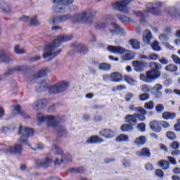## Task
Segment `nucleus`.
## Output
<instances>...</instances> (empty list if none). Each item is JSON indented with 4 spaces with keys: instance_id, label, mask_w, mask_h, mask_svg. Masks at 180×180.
Here are the masks:
<instances>
[{
    "instance_id": "e433bc0d",
    "label": "nucleus",
    "mask_w": 180,
    "mask_h": 180,
    "mask_svg": "<svg viewBox=\"0 0 180 180\" xmlns=\"http://www.w3.org/2000/svg\"><path fill=\"white\" fill-rule=\"evenodd\" d=\"M158 165L161 167L162 169L167 171L169 168V162L165 160H162L158 162Z\"/></svg>"
},
{
    "instance_id": "f3484780",
    "label": "nucleus",
    "mask_w": 180,
    "mask_h": 180,
    "mask_svg": "<svg viewBox=\"0 0 180 180\" xmlns=\"http://www.w3.org/2000/svg\"><path fill=\"white\" fill-rule=\"evenodd\" d=\"M150 128L152 131L155 133H161L162 131V127H161V122L160 121L158 120H153L149 124Z\"/></svg>"
},
{
    "instance_id": "20e7f679",
    "label": "nucleus",
    "mask_w": 180,
    "mask_h": 180,
    "mask_svg": "<svg viewBox=\"0 0 180 180\" xmlns=\"http://www.w3.org/2000/svg\"><path fill=\"white\" fill-rule=\"evenodd\" d=\"M37 119L39 120V123H43V122L48 123L49 127L56 129L59 134H64V133H65V128L61 124V118L58 117L37 114Z\"/></svg>"
},
{
    "instance_id": "2eb2a0df",
    "label": "nucleus",
    "mask_w": 180,
    "mask_h": 180,
    "mask_svg": "<svg viewBox=\"0 0 180 180\" xmlns=\"http://www.w3.org/2000/svg\"><path fill=\"white\" fill-rule=\"evenodd\" d=\"M148 65V63L143 60H134L132 62V66L136 72H143L144 68H146Z\"/></svg>"
},
{
    "instance_id": "9b49d317",
    "label": "nucleus",
    "mask_w": 180,
    "mask_h": 180,
    "mask_svg": "<svg viewBox=\"0 0 180 180\" xmlns=\"http://www.w3.org/2000/svg\"><path fill=\"white\" fill-rule=\"evenodd\" d=\"M70 88V82L60 81L56 84H53L50 88L51 94H60L67 91V89Z\"/></svg>"
},
{
    "instance_id": "c03bdc74",
    "label": "nucleus",
    "mask_w": 180,
    "mask_h": 180,
    "mask_svg": "<svg viewBox=\"0 0 180 180\" xmlns=\"http://www.w3.org/2000/svg\"><path fill=\"white\" fill-rule=\"evenodd\" d=\"M14 52L16 54H25V53H26V51L23 48H21L20 45H16L14 47Z\"/></svg>"
},
{
    "instance_id": "6e6d98bb",
    "label": "nucleus",
    "mask_w": 180,
    "mask_h": 180,
    "mask_svg": "<svg viewBox=\"0 0 180 180\" xmlns=\"http://www.w3.org/2000/svg\"><path fill=\"white\" fill-rule=\"evenodd\" d=\"M141 89L143 91V92L147 94V92H150V91H151L153 89H151V87L147 84H143L141 86Z\"/></svg>"
},
{
    "instance_id": "603ef678",
    "label": "nucleus",
    "mask_w": 180,
    "mask_h": 180,
    "mask_svg": "<svg viewBox=\"0 0 180 180\" xmlns=\"http://www.w3.org/2000/svg\"><path fill=\"white\" fill-rule=\"evenodd\" d=\"M105 22L108 26H110V25L112 26V25H113V16L112 15H108L106 16Z\"/></svg>"
},
{
    "instance_id": "c85d7f7f",
    "label": "nucleus",
    "mask_w": 180,
    "mask_h": 180,
    "mask_svg": "<svg viewBox=\"0 0 180 180\" xmlns=\"http://www.w3.org/2000/svg\"><path fill=\"white\" fill-rule=\"evenodd\" d=\"M129 44L131 46L134 50H139L140 49V41H139L136 39H131L129 40Z\"/></svg>"
},
{
    "instance_id": "7ed1b4c3",
    "label": "nucleus",
    "mask_w": 180,
    "mask_h": 180,
    "mask_svg": "<svg viewBox=\"0 0 180 180\" xmlns=\"http://www.w3.org/2000/svg\"><path fill=\"white\" fill-rule=\"evenodd\" d=\"M150 70L146 71V75L141 74L139 78L141 81L150 84L161 77L162 65L157 62H150L149 63Z\"/></svg>"
},
{
    "instance_id": "13d9d810",
    "label": "nucleus",
    "mask_w": 180,
    "mask_h": 180,
    "mask_svg": "<svg viewBox=\"0 0 180 180\" xmlns=\"http://www.w3.org/2000/svg\"><path fill=\"white\" fill-rule=\"evenodd\" d=\"M106 26H109L106 22H99L97 24H96V27L97 29H103V27H106Z\"/></svg>"
},
{
    "instance_id": "4be33fe9",
    "label": "nucleus",
    "mask_w": 180,
    "mask_h": 180,
    "mask_svg": "<svg viewBox=\"0 0 180 180\" xmlns=\"http://www.w3.org/2000/svg\"><path fill=\"white\" fill-rule=\"evenodd\" d=\"M139 113H134L136 119H138L139 122H144L146 120V115H147V110H146L144 108H142L140 111H139Z\"/></svg>"
},
{
    "instance_id": "f257e3e1",
    "label": "nucleus",
    "mask_w": 180,
    "mask_h": 180,
    "mask_svg": "<svg viewBox=\"0 0 180 180\" xmlns=\"http://www.w3.org/2000/svg\"><path fill=\"white\" fill-rule=\"evenodd\" d=\"M72 39V36L67 34L58 37L53 42L45 46L42 55L43 58H54V57H57L61 53V49L56 51V49L60 47L61 43L70 41Z\"/></svg>"
},
{
    "instance_id": "4d7b16f0",
    "label": "nucleus",
    "mask_w": 180,
    "mask_h": 180,
    "mask_svg": "<svg viewBox=\"0 0 180 180\" xmlns=\"http://www.w3.org/2000/svg\"><path fill=\"white\" fill-rule=\"evenodd\" d=\"M9 131H11V127H2L0 129V133H3V134H7Z\"/></svg>"
},
{
    "instance_id": "79ce46f5",
    "label": "nucleus",
    "mask_w": 180,
    "mask_h": 180,
    "mask_svg": "<svg viewBox=\"0 0 180 180\" xmlns=\"http://www.w3.org/2000/svg\"><path fill=\"white\" fill-rule=\"evenodd\" d=\"M151 48L153 50H154V51H161V47L160 46V43L158 41H154L151 44Z\"/></svg>"
},
{
    "instance_id": "4c0bfd02",
    "label": "nucleus",
    "mask_w": 180,
    "mask_h": 180,
    "mask_svg": "<svg viewBox=\"0 0 180 180\" xmlns=\"http://www.w3.org/2000/svg\"><path fill=\"white\" fill-rule=\"evenodd\" d=\"M115 141L117 143H122V141H129V136L121 134L116 139Z\"/></svg>"
},
{
    "instance_id": "423d86ee",
    "label": "nucleus",
    "mask_w": 180,
    "mask_h": 180,
    "mask_svg": "<svg viewBox=\"0 0 180 180\" xmlns=\"http://www.w3.org/2000/svg\"><path fill=\"white\" fill-rule=\"evenodd\" d=\"M125 122L127 124H124L121 126L120 129L122 131H133L134 126H137V119L134 113L133 115L128 114L125 116Z\"/></svg>"
},
{
    "instance_id": "37998d69",
    "label": "nucleus",
    "mask_w": 180,
    "mask_h": 180,
    "mask_svg": "<svg viewBox=\"0 0 180 180\" xmlns=\"http://www.w3.org/2000/svg\"><path fill=\"white\" fill-rule=\"evenodd\" d=\"M69 171L72 172V174H82L84 172V167H72Z\"/></svg>"
},
{
    "instance_id": "a878e982",
    "label": "nucleus",
    "mask_w": 180,
    "mask_h": 180,
    "mask_svg": "<svg viewBox=\"0 0 180 180\" xmlns=\"http://www.w3.org/2000/svg\"><path fill=\"white\" fill-rule=\"evenodd\" d=\"M87 143L89 144H98L99 143H103V139L98 136H91L87 139Z\"/></svg>"
},
{
    "instance_id": "b1692460",
    "label": "nucleus",
    "mask_w": 180,
    "mask_h": 180,
    "mask_svg": "<svg viewBox=\"0 0 180 180\" xmlns=\"http://www.w3.org/2000/svg\"><path fill=\"white\" fill-rule=\"evenodd\" d=\"M126 53H127V49L120 46H113L114 54H119L120 56H123V54H126Z\"/></svg>"
},
{
    "instance_id": "58836bf2",
    "label": "nucleus",
    "mask_w": 180,
    "mask_h": 180,
    "mask_svg": "<svg viewBox=\"0 0 180 180\" xmlns=\"http://www.w3.org/2000/svg\"><path fill=\"white\" fill-rule=\"evenodd\" d=\"M166 137H167L169 140H171V141H175V140H176V134L172 131H168L166 133Z\"/></svg>"
},
{
    "instance_id": "ddd939ff",
    "label": "nucleus",
    "mask_w": 180,
    "mask_h": 180,
    "mask_svg": "<svg viewBox=\"0 0 180 180\" xmlns=\"http://www.w3.org/2000/svg\"><path fill=\"white\" fill-rule=\"evenodd\" d=\"M23 151V147L20 144L11 146L6 149H0V154H20Z\"/></svg>"
},
{
    "instance_id": "f8f14e48",
    "label": "nucleus",
    "mask_w": 180,
    "mask_h": 180,
    "mask_svg": "<svg viewBox=\"0 0 180 180\" xmlns=\"http://www.w3.org/2000/svg\"><path fill=\"white\" fill-rule=\"evenodd\" d=\"M52 151L58 155V157H62L63 161L65 164L72 162V156L70 153H64V151L58 146L53 145L52 147Z\"/></svg>"
},
{
    "instance_id": "de8ad7c7",
    "label": "nucleus",
    "mask_w": 180,
    "mask_h": 180,
    "mask_svg": "<svg viewBox=\"0 0 180 180\" xmlns=\"http://www.w3.org/2000/svg\"><path fill=\"white\" fill-rule=\"evenodd\" d=\"M30 22L31 26H39V25H40L39 20H37V15H35L32 18H30Z\"/></svg>"
},
{
    "instance_id": "39448f33",
    "label": "nucleus",
    "mask_w": 180,
    "mask_h": 180,
    "mask_svg": "<svg viewBox=\"0 0 180 180\" xmlns=\"http://www.w3.org/2000/svg\"><path fill=\"white\" fill-rule=\"evenodd\" d=\"M67 20H70L73 23H75V22H79V20L78 19V14H75L74 15L65 14L59 16H53L51 18L49 23L50 25H58V23H64V22H67Z\"/></svg>"
},
{
    "instance_id": "a18cd8bd",
    "label": "nucleus",
    "mask_w": 180,
    "mask_h": 180,
    "mask_svg": "<svg viewBox=\"0 0 180 180\" xmlns=\"http://www.w3.org/2000/svg\"><path fill=\"white\" fill-rule=\"evenodd\" d=\"M78 49L79 53H81L82 54H86V53H88L89 51L88 47L85 45L80 44L79 45Z\"/></svg>"
},
{
    "instance_id": "bf43d9fd",
    "label": "nucleus",
    "mask_w": 180,
    "mask_h": 180,
    "mask_svg": "<svg viewBox=\"0 0 180 180\" xmlns=\"http://www.w3.org/2000/svg\"><path fill=\"white\" fill-rule=\"evenodd\" d=\"M134 97V94L133 93H128L125 96V101L126 102H130L131 99Z\"/></svg>"
},
{
    "instance_id": "393cba45",
    "label": "nucleus",
    "mask_w": 180,
    "mask_h": 180,
    "mask_svg": "<svg viewBox=\"0 0 180 180\" xmlns=\"http://www.w3.org/2000/svg\"><path fill=\"white\" fill-rule=\"evenodd\" d=\"M134 57H136L134 53L127 50V53L122 56V60H124V61H131V60H134Z\"/></svg>"
},
{
    "instance_id": "c756f323",
    "label": "nucleus",
    "mask_w": 180,
    "mask_h": 180,
    "mask_svg": "<svg viewBox=\"0 0 180 180\" xmlns=\"http://www.w3.org/2000/svg\"><path fill=\"white\" fill-rule=\"evenodd\" d=\"M147 143V138L144 136H141L136 138L134 141V144L136 146H144Z\"/></svg>"
},
{
    "instance_id": "49530a36",
    "label": "nucleus",
    "mask_w": 180,
    "mask_h": 180,
    "mask_svg": "<svg viewBox=\"0 0 180 180\" xmlns=\"http://www.w3.org/2000/svg\"><path fill=\"white\" fill-rule=\"evenodd\" d=\"M125 82H127L129 85H134V79L129 75H124L123 77Z\"/></svg>"
},
{
    "instance_id": "f704fd0d",
    "label": "nucleus",
    "mask_w": 180,
    "mask_h": 180,
    "mask_svg": "<svg viewBox=\"0 0 180 180\" xmlns=\"http://www.w3.org/2000/svg\"><path fill=\"white\" fill-rule=\"evenodd\" d=\"M0 6L3 12H5L6 13H9V12H11V6L8 3L1 1L0 3Z\"/></svg>"
},
{
    "instance_id": "a211bd4d",
    "label": "nucleus",
    "mask_w": 180,
    "mask_h": 180,
    "mask_svg": "<svg viewBox=\"0 0 180 180\" xmlns=\"http://www.w3.org/2000/svg\"><path fill=\"white\" fill-rule=\"evenodd\" d=\"M0 58L3 63H6V64H11V63H13V57L8 54L4 51L0 53Z\"/></svg>"
},
{
    "instance_id": "7c9ffc66",
    "label": "nucleus",
    "mask_w": 180,
    "mask_h": 180,
    "mask_svg": "<svg viewBox=\"0 0 180 180\" xmlns=\"http://www.w3.org/2000/svg\"><path fill=\"white\" fill-rule=\"evenodd\" d=\"M100 134L105 139H112V136H113V131H112L110 129H103L100 131Z\"/></svg>"
},
{
    "instance_id": "09e8293b",
    "label": "nucleus",
    "mask_w": 180,
    "mask_h": 180,
    "mask_svg": "<svg viewBox=\"0 0 180 180\" xmlns=\"http://www.w3.org/2000/svg\"><path fill=\"white\" fill-rule=\"evenodd\" d=\"M110 68H111L110 65L108 63H101L98 65V68L100 70H103V71H109Z\"/></svg>"
},
{
    "instance_id": "4468645a",
    "label": "nucleus",
    "mask_w": 180,
    "mask_h": 180,
    "mask_svg": "<svg viewBox=\"0 0 180 180\" xmlns=\"http://www.w3.org/2000/svg\"><path fill=\"white\" fill-rule=\"evenodd\" d=\"M50 88H51V82L49 79H44L36 85V91L37 92H44L47 89H49L50 91Z\"/></svg>"
},
{
    "instance_id": "8fccbe9b",
    "label": "nucleus",
    "mask_w": 180,
    "mask_h": 180,
    "mask_svg": "<svg viewBox=\"0 0 180 180\" xmlns=\"http://www.w3.org/2000/svg\"><path fill=\"white\" fill-rule=\"evenodd\" d=\"M36 148H32V146L30 144H28V147H30L32 150H34V151H36V150H39V151L41 150H44V145L43 143H38L35 145Z\"/></svg>"
},
{
    "instance_id": "2f4dec72",
    "label": "nucleus",
    "mask_w": 180,
    "mask_h": 180,
    "mask_svg": "<svg viewBox=\"0 0 180 180\" xmlns=\"http://www.w3.org/2000/svg\"><path fill=\"white\" fill-rule=\"evenodd\" d=\"M139 155L141 157H145L146 158L151 157V153L150 152V149H148V148H143L139 152Z\"/></svg>"
},
{
    "instance_id": "6ab92c4d",
    "label": "nucleus",
    "mask_w": 180,
    "mask_h": 180,
    "mask_svg": "<svg viewBox=\"0 0 180 180\" xmlns=\"http://www.w3.org/2000/svg\"><path fill=\"white\" fill-rule=\"evenodd\" d=\"M25 68H26L24 65L15 66L14 68H10L6 71L4 73V77H9V75H12L13 72H15V71H25Z\"/></svg>"
},
{
    "instance_id": "c9c22d12",
    "label": "nucleus",
    "mask_w": 180,
    "mask_h": 180,
    "mask_svg": "<svg viewBox=\"0 0 180 180\" xmlns=\"http://www.w3.org/2000/svg\"><path fill=\"white\" fill-rule=\"evenodd\" d=\"M165 70L167 72H176L178 71V66L174 64H169L165 66Z\"/></svg>"
},
{
    "instance_id": "338daca9",
    "label": "nucleus",
    "mask_w": 180,
    "mask_h": 180,
    "mask_svg": "<svg viewBox=\"0 0 180 180\" xmlns=\"http://www.w3.org/2000/svg\"><path fill=\"white\" fill-rule=\"evenodd\" d=\"M159 63H160L162 65H167V64H168V59L165 57H162L159 59Z\"/></svg>"
},
{
    "instance_id": "680f3d73",
    "label": "nucleus",
    "mask_w": 180,
    "mask_h": 180,
    "mask_svg": "<svg viewBox=\"0 0 180 180\" xmlns=\"http://www.w3.org/2000/svg\"><path fill=\"white\" fill-rule=\"evenodd\" d=\"M171 148H172L173 150H178V148H179V142L175 141H173L170 146Z\"/></svg>"
},
{
    "instance_id": "0e129e2a",
    "label": "nucleus",
    "mask_w": 180,
    "mask_h": 180,
    "mask_svg": "<svg viewBox=\"0 0 180 180\" xmlns=\"http://www.w3.org/2000/svg\"><path fill=\"white\" fill-rule=\"evenodd\" d=\"M137 127L141 131H146V124L144 122L139 123Z\"/></svg>"
},
{
    "instance_id": "774afa93",
    "label": "nucleus",
    "mask_w": 180,
    "mask_h": 180,
    "mask_svg": "<svg viewBox=\"0 0 180 180\" xmlns=\"http://www.w3.org/2000/svg\"><path fill=\"white\" fill-rule=\"evenodd\" d=\"M155 110L158 113L162 112V110H164V105L162 104H158L155 107Z\"/></svg>"
},
{
    "instance_id": "69168bd1",
    "label": "nucleus",
    "mask_w": 180,
    "mask_h": 180,
    "mask_svg": "<svg viewBox=\"0 0 180 180\" xmlns=\"http://www.w3.org/2000/svg\"><path fill=\"white\" fill-rule=\"evenodd\" d=\"M112 75H113V73H112L111 75H105L103 76L104 81H106V82H108V81H113Z\"/></svg>"
},
{
    "instance_id": "5701e85b",
    "label": "nucleus",
    "mask_w": 180,
    "mask_h": 180,
    "mask_svg": "<svg viewBox=\"0 0 180 180\" xmlns=\"http://www.w3.org/2000/svg\"><path fill=\"white\" fill-rule=\"evenodd\" d=\"M162 117L164 120H174L176 117V113L166 111L162 113Z\"/></svg>"
},
{
    "instance_id": "0eeeda50",
    "label": "nucleus",
    "mask_w": 180,
    "mask_h": 180,
    "mask_svg": "<svg viewBox=\"0 0 180 180\" xmlns=\"http://www.w3.org/2000/svg\"><path fill=\"white\" fill-rule=\"evenodd\" d=\"M72 4H74V0H53V12L64 13L65 12L64 6H70Z\"/></svg>"
},
{
    "instance_id": "412c9836",
    "label": "nucleus",
    "mask_w": 180,
    "mask_h": 180,
    "mask_svg": "<svg viewBox=\"0 0 180 180\" xmlns=\"http://www.w3.org/2000/svg\"><path fill=\"white\" fill-rule=\"evenodd\" d=\"M49 73H50V69L44 68L35 74L33 76V78L34 79H39V78H41V77H46V75H47Z\"/></svg>"
},
{
    "instance_id": "72a5a7b5",
    "label": "nucleus",
    "mask_w": 180,
    "mask_h": 180,
    "mask_svg": "<svg viewBox=\"0 0 180 180\" xmlns=\"http://www.w3.org/2000/svg\"><path fill=\"white\" fill-rule=\"evenodd\" d=\"M124 30L120 25L113 23V34H122Z\"/></svg>"
},
{
    "instance_id": "bb28decb",
    "label": "nucleus",
    "mask_w": 180,
    "mask_h": 180,
    "mask_svg": "<svg viewBox=\"0 0 180 180\" xmlns=\"http://www.w3.org/2000/svg\"><path fill=\"white\" fill-rule=\"evenodd\" d=\"M143 40L146 44H151V40H153V34H151V31H146V35L143 37Z\"/></svg>"
},
{
    "instance_id": "e2e57ef3",
    "label": "nucleus",
    "mask_w": 180,
    "mask_h": 180,
    "mask_svg": "<svg viewBox=\"0 0 180 180\" xmlns=\"http://www.w3.org/2000/svg\"><path fill=\"white\" fill-rule=\"evenodd\" d=\"M172 58L175 64L180 65V58L178 57V56L173 54L172 55Z\"/></svg>"
},
{
    "instance_id": "473e14b6",
    "label": "nucleus",
    "mask_w": 180,
    "mask_h": 180,
    "mask_svg": "<svg viewBox=\"0 0 180 180\" xmlns=\"http://www.w3.org/2000/svg\"><path fill=\"white\" fill-rule=\"evenodd\" d=\"M153 89L155 90V95L156 98H160L162 95V92H161V89H162V85L158 84L153 86Z\"/></svg>"
},
{
    "instance_id": "cd10ccee",
    "label": "nucleus",
    "mask_w": 180,
    "mask_h": 180,
    "mask_svg": "<svg viewBox=\"0 0 180 180\" xmlns=\"http://www.w3.org/2000/svg\"><path fill=\"white\" fill-rule=\"evenodd\" d=\"M15 110H16L17 113L22 116L24 119H30V115L25 113V112L22 111V107L18 105L15 107Z\"/></svg>"
},
{
    "instance_id": "5fc2aeb1",
    "label": "nucleus",
    "mask_w": 180,
    "mask_h": 180,
    "mask_svg": "<svg viewBox=\"0 0 180 180\" xmlns=\"http://www.w3.org/2000/svg\"><path fill=\"white\" fill-rule=\"evenodd\" d=\"M129 108L131 112H140L143 109L142 107H136L134 104L130 105Z\"/></svg>"
},
{
    "instance_id": "ea45409f",
    "label": "nucleus",
    "mask_w": 180,
    "mask_h": 180,
    "mask_svg": "<svg viewBox=\"0 0 180 180\" xmlns=\"http://www.w3.org/2000/svg\"><path fill=\"white\" fill-rule=\"evenodd\" d=\"M122 79H123L122 74L117 72L113 73V82H120Z\"/></svg>"
},
{
    "instance_id": "1a4fd4ad",
    "label": "nucleus",
    "mask_w": 180,
    "mask_h": 180,
    "mask_svg": "<svg viewBox=\"0 0 180 180\" xmlns=\"http://www.w3.org/2000/svg\"><path fill=\"white\" fill-rule=\"evenodd\" d=\"M133 1L134 0H121L120 1L115 2L113 6L122 13L128 14L130 13V7H129V5H130Z\"/></svg>"
},
{
    "instance_id": "052dcab7",
    "label": "nucleus",
    "mask_w": 180,
    "mask_h": 180,
    "mask_svg": "<svg viewBox=\"0 0 180 180\" xmlns=\"http://www.w3.org/2000/svg\"><path fill=\"white\" fill-rule=\"evenodd\" d=\"M170 124L167 121H160V127L163 129H168L169 127H170Z\"/></svg>"
},
{
    "instance_id": "aec40b11",
    "label": "nucleus",
    "mask_w": 180,
    "mask_h": 180,
    "mask_svg": "<svg viewBox=\"0 0 180 180\" xmlns=\"http://www.w3.org/2000/svg\"><path fill=\"white\" fill-rule=\"evenodd\" d=\"M53 162V160L50 158H46L44 160H37L36 164L37 165H39V167H43L44 168H48V167H50L51 165V163Z\"/></svg>"
},
{
    "instance_id": "3c124183",
    "label": "nucleus",
    "mask_w": 180,
    "mask_h": 180,
    "mask_svg": "<svg viewBox=\"0 0 180 180\" xmlns=\"http://www.w3.org/2000/svg\"><path fill=\"white\" fill-rule=\"evenodd\" d=\"M144 106L146 109H148L149 110H153V109H154V102L153 101L147 102L145 103Z\"/></svg>"
},
{
    "instance_id": "6e6552de",
    "label": "nucleus",
    "mask_w": 180,
    "mask_h": 180,
    "mask_svg": "<svg viewBox=\"0 0 180 180\" xmlns=\"http://www.w3.org/2000/svg\"><path fill=\"white\" fill-rule=\"evenodd\" d=\"M34 133L33 129L20 125L18 127V134H21V136L19 139V143H22L23 144H27V146H29L27 137H32Z\"/></svg>"
},
{
    "instance_id": "dca6fc26",
    "label": "nucleus",
    "mask_w": 180,
    "mask_h": 180,
    "mask_svg": "<svg viewBox=\"0 0 180 180\" xmlns=\"http://www.w3.org/2000/svg\"><path fill=\"white\" fill-rule=\"evenodd\" d=\"M46 106L47 100L45 98L36 100L32 105V108L34 110H41L43 108H46Z\"/></svg>"
},
{
    "instance_id": "f03ea898",
    "label": "nucleus",
    "mask_w": 180,
    "mask_h": 180,
    "mask_svg": "<svg viewBox=\"0 0 180 180\" xmlns=\"http://www.w3.org/2000/svg\"><path fill=\"white\" fill-rule=\"evenodd\" d=\"M162 6V2L161 1L148 3L146 4L147 10L135 11L134 15L137 18H140L139 23H147V18H150V13L153 16H161L162 15V11H161Z\"/></svg>"
},
{
    "instance_id": "9d476101",
    "label": "nucleus",
    "mask_w": 180,
    "mask_h": 180,
    "mask_svg": "<svg viewBox=\"0 0 180 180\" xmlns=\"http://www.w3.org/2000/svg\"><path fill=\"white\" fill-rule=\"evenodd\" d=\"M96 16V11L89 10L83 11L78 14L77 19L79 22H84V23H91L92 19Z\"/></svg>"
},
{
    "instance_id": "a19ab883",
    "label": "nucleus",
    "mask_w": 180,
    "mask_h": 180,
    "mask_svg": "<svg viewBox=\"0 0 180 180\" xmlns=\"http://www.w3.org/2000/svg\"><path fill=\"white\" fill-rule=\"evenodd\" d=\"M117 17L122 23H127V22H130V20H131V18L126 15H117Z\"/></svg>"
},
{
    "instance_id": "864d4df0",
    "label": "nucleus",
    "mask_w": 180,
    "mask_h": 180,
    "mask_svg": "<svg viewBox=\"0 0 180 180\" xmlns=\"http://www.w3.org/2000/svg\"><path fill=\"white\" fill-rule=\"evenodd\" d=\"M148 99H150V94H148L147 93H144V94L139 95V100L141 101V102H143L144 101H147Z\"/></svg>"
}]
</instances>
